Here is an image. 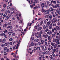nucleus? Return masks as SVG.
<instances>
[{"instance_id": "obj_1", "label": "nucleus", "mask_w": 60, "mask_h": 60, "mask_svg": "<svg viewBox=\"0 0 60 60\" xmlns=\"http://www.w3.org/2000/svg\"><path fill=\"white\" fill-rule=\"evenodd\" d=\"M42 49L43 50V51H46V50H47V47L45 45L43 46L42 47Z\"/></svg>"}, {"instance_id": "obj_2", "label": "nucleus", "mask_w": 60, "mask_h": 60, "mask_svg": "<svg viewBox=\"0 0 60 60\" xmlns=\"http://www.w3.org/2000/svg\"><path fill=\"white\" fill-rule=\"evenodd\" d=\"M46 3H43L41 5V6H42V8H43V7H44L45 5H46Z\"/></svg>"}, {"instance_id": "obj_3", "label": "nucleus", "mask_w": 60, "mask_h": 60, "mask_svg": "<svg viewBox=\"0 0 60 60\" xmlns=\"http://www.w3.org/2000/svg\"><path fill=\"white\" fill-rule=\"evenodd\" d=\"M50 23H51V21H49L47 22V24L48 26H50Z\"/></svg>"}, {"instance_id": "obj_4", "label": "nucleus", "mask_w": 60, "mask_h": 60, "mask_svg": "<svg viewBox=\"0 0 60 60\" xmlns=\"http://www.w3.org/2000/svg\"><path fill=\"white\" fill-rule=\"evenodd\" d=\"M49 32V30L47 32V34H49V35H51L52 34V32L51 31H50Z\"/></svg>"}, {"instance_id": "obj_5", "label": "nucleus", "mask_w": 60, "mask_h": 60, "mask_svg": "<svg viewBox=\"0 0 60 60\" xmlns=\"http://www.w3.org/2000/svg\"><path fill=\"white\" fill-rule=\"evenodd\" d=\"M18 44H17V47H19V44H20V40H19V42H18V41H17V43Z\"/></svg>"}, {"instance_id": "obj_6", "label": "nucleus", "mask_w": 60, "mask_h": 60, "mask_svg": "<svg viewBox=\"0 0 60 60\" xmlns=\"http://www.w3.org/2000/svg\"><path fill=\"white\" fill-rule=\"evenodd\" d=\"M53 20L55 21V22H56L57 21V19H56V18H53Z\"/></svg>"}, {"instance_id": "obj_7", "label": "nucleus", "mask_w": 60, "mask_h": 60, "mask_svg": "<svg viewBox=\"0 0 60 60\" xmlns=\"http://www.w3.org/2000/svg\"><path fill=\"white\" fill-rule=\"evenodd\" d=\"M53 8H57V4H56L55 6H54L53 7Z\"/></svg>"}, {"instance_id": "obj_8", "label": "nucleus", "mask_w": 60, "mask_h": 60, "mask_svg": "<svg viewBox=\"0 0 60 60\" xmlns=\"http://www.w3.org/2000/svg\"><path fill=\"white\" fill-rule=\"evenodd\" d=\"M7 8L8 10H10L11 9V7L10 5H8L7 6Z\"/></svg>"}, {"instance_id": "obj_9", "label": "nucleus", "mask_w": 60, "mask_h": 60, "mask_svg": "<svg viewBox=\"0 0 60 60\" xmlns=\"http://www.w3.org/2000/svg\"><path fill=\"white\" fill-rule=\"evenodd\" d=\"M56 29L57 30H59L60 29V28H59V27L58 26H56Z\"/></svg>"}, {"instance_id": "obj_10", "label": "nucleus", "mask_w": 60, "mask_h": 60, "mask_svg": "<svg viewBox=\"0 0 60 60\" xmlns=\"http://www.w3.org/2000/svg\"><path fill=\"white\" fill-rule=\"evenodd\" d=\"M53 41L54 42H56V39L53 38Z\"/></svg>"}, {"instance_id": "obj_11", "label": "nucleus", "mask_w": 60, "mask_h": 60, "mask_svg": "<svg viewBox=\"0 0 60 60\" xmlns=\"http://www.w3.org/2000/svg\"><path fill=\"white\" fill-rule=\"evenodd\" d=\"M0 35H1V36H3V35H5V34L4 33H3L2 34H0Z\"/></svg>"}, {"instance_id": "obj_12", "label": "nucleus", "mask_w": 60, "mask_h": 60, "mask_svg": "<svg viewBox=\"0 0 60 60\" xmlns=\"http://www.w3.org/2000/svg\"><path fill=\"white\" fill-rule=\"evenodd\" d=\"M43 24V21H41V22H40V25H41V26L42 25V24Z\"/></svg>"}, {"instance_id": "obj_13", "label": "nucleus", "mask_w": 60, "mask_h": 60, "mask_svg": "<svg viewBox=\"0 0 60 60\" xmlns=\"http://www.w3.org/2000/svg\"><path fill=\"white\" fill-rule=\"evenodd\" d=\"M45 12H46L45 13L46 14H49V11H46V10L45 11Z\"/></svg>"}, {"instance_id": "obj_14", "label": "nucleus", "mask_w": 60, "mask_h": 60, "mask_svg": "<svg viewBox=\"0 0 60 60\" xmlns=\"http://www.w3.org/2000/svg\"><path fill=\"white\" fill-rule=\"evenodd\" d=\"M46 11H48L49 12H50L51 11V10L50 9H48V10H46Z\"/></svg>"}, {"instance_id": "obj_15", "label": "nucleus", "mask_w": 60, "mask_h": 60, "mask_svg": "<svg viewBox=\"0 0 60 60\" xmlns=\"http://www.w3.org/2000/svg\"><path fill=\"white\" fill-rule=\"evenodd\" d=\"M37 3V1L36 0H34V2H33V4H35V3Z\"/></svg>"}, {"instance_id": "obj_16", "label": "nucleus", "mask_w": 60, "mask_h": 60, "mask_svg": "<svg viewBox=\"0 0 60 60\" xmlns=\"http://www.w3.org/2000/svg\"><path fill=\"white\" fill-rule=\"evenodd\" d=\"M41 49L40 47H38L37 48V49L38 50H40Z\"/></svg>"}, {"instance_id": "obj_17", "label": "nucleus", "mask_w": 60, "mask_h": 60, "mask_svg": "<svg viewBox=\"0 0 60 60\" xmlns=\"http://www.w3.org/2000/svg\"><path fill=\"white\" fill-rule=\"evenodd\" d=\"M30 45L32 46H33L34 45V44L32 42L31 43Z\"/></svg>"}, {"instance_id": "obj_18", "label": "nucleus", "mask_w": 60, "mask_h": 60, "mask_svg": "<svg viewBox=\"0 0 60 60\" xmlns=\"http://www.w3.org/2000/svg\"><path fill=\"white\" fill-rule=\"evenodd\" d=\"M11 22H8V26H9V25H11Z\"/></svg>"}, {"instance_id": "obj_19", "label": "nucleus", "mask_w": 60, "mask_h": 60, "mask_svg": "<svg viewBox=\"0 0 60 60\" xmlns=\"http://www.w3.org/2000/svg\"><path fill=\"white\" fill-rule=\"evenodd\" d=\"M38 8V6H36L34 7V8L35 9H37Z\"/></svg>"}, {"instance_id": "obj_20", "label": "nucleus", "mask_w": 60, "mask_h": 60, "mask_svg": "<svg viewBox=\"0 0 60 60\" xmlns=\"http://www.w3.org/2000/svg\"><path fill=\"white\" fill-rule=\"evenodd\" d=\"M5 14L6 15H7V13H8L7 11L6 10L5 11Z\"/></svg>"}, {"instance_id": "obj_21", "label": "nucleus", "mask_w": 60, "mask_h": 60, "mask_svg": "<svg viewBox=\"0 0 60 60\" xmlns=\"http://www.w3.org/2000/svg\"><path fill=\"white\" fill-rule=\"evenodd\" d=\"M50 36H49L48 37V40H50Z\"/></svg>"}, {"instance_id": "obj_22", "label": "nucleus", "mask_w": 60, "mask_h": 60, "mask_svg": "<svg viewBox=\"0 0 60 60\" xmlns=\"http://www.w3.org/2000/svg\"><path fill=\"white\" fill-rule=\"evenodd\" d=\"M11 14L12 16H13V14H14V11L13 12L11 13Z\"/></svg>"}, {"instance_id": "obj_23", "label": "nucleus", "mask_w": 60, "mask_h": 60, "mask_svg": "<svg viewBox=\"0 0 60 60\" xmlns=\"http://www.w3.org/2000/svg\"><path fill=\"white\" fill-rule=\"evenodd\" d=\"M53 4H56V1H54L53 2Z\"/></svg>"}, {"instance_id": "obj_24", "label": "nucleus", "mask_w": 60, "mask_h": 60, "mask_svg": "<svg viewBox=\"0 0 60 60\" xmlns=\"http://www.w3.org/2000/svg\"><path fill=\"white\" fill-rule=\"evenodd\" d=\"M30 7L32 9L33 7H34V6H33V4H32V5H30Z\"/></svg>"}, {"instance_id": "obj_25", "label": "nucleus", "mask_w": 60, "mask_h": 60, "mask_svg": "<svg viewBox=\"0 0 60 60\" xmlns=\"http://www.w3.org/2000/svg\"><path fill=\"white\" fill-rule=\"evenodd\" d=\"M41 44H43L44 42V41L43 40H41Z\"/></svg>"}, {"instance_id": "obj_26", "label": "nucleus", "mask_w": 60, "mask_h": 60, "mask_svg": "<svg viewBox=\"0 0 60 60\" xmlns=\"http://www.w3.org/2000/svg\"><path fill=\"white\" fill-rule=\"evenodd\" d=\"M52 28V26H49V29H51Z\"/></svg>"}, {"instance_id": "obj_27", "label": "nucleus", "mask_w": 60, "mask_h": 60, "mask_svg": "<svg viewBox=\"0 0 60 60\" xmlns=\"http://www.w3.org/2000/svg\"><path fill=\"white\" fill-rule=\"evenodd\" d=\"M40 34H43V31H42L41 30L40 31Z\"/></svg>"}, {"instance_id": "obj_28", "label": "nucleus", "mask_w": 60, "mask_h": 60, "mask_svg": "<svg viewBox=\"0 0 60 60\" xmlns=\"http://www.w3.org/2000/svg\"><path fill=\"white\" fill-rule=\"evenodd\" d=\"M51 45H52V46H54V43L52 42L51 43Z\"/></svg>"}, {"instance_id": "obj_29", "label": "nucleus", "mask_w": 60, "mask_h": 60, "mask_svg": "<svg viewBox=\"0 0 60 60\" xmlns=\"http://www.w3.org/2000/svg\"><path fill=\"white\" fill-rule=\"evenodd\" d=\"M13 40V39L12 38H10L9 39V41H12Z\"/></svg>"}, {"instance_id": "obj_30", "label": "nucleus", "mask_w": 60, "mask_h": 60, "mask_svg": "<svg viewBox=\"0 0 60 60\" xmlns=\"http://www.w3.org/2000/svg\"><path fill=\"white\" fill-rule=\"evenodd\" d=\"M51 11H54V9L52 7H51Z\"/></svg>"}, {"instance_id": "obj_31", "label": "nucleus", "mask_w": 60, "mask_h": 60, "mask_svg": "<svg viewBox=\"0 0 60 60\" xmlns=\"http://www.w3.org/2000/svg\"><path fill=\"white\" fill-rule=\"evenodd\" d=\"M46 26L45 25H44L43 27V28L44 29H46Z\"/></svg>"}, {"instance_id": "obj_32", "label": "nucleus", "mask_w": 60, "mask_h": 60, "mask_svg": "<svg viewBox=\"0 0 60 60\" xmlns=\"http://www.w3.org/2000/svg\"><path fill=\"white\" fill-rule=\"evenodd\" d=\"M52 37H53V38H54L55 37V34H53L52 35Z\"/></svg>"}, {"instance_id": "obj_33", "label": "nucleus", "mask_w": 60, "mask_h": 60, "mask_svg": "<svg viewBox=\"0 0 60 60\" xmlns=\"http://www.w3.org/2000/svg\"><path fill=\"white\" fill-rule=\"evenodd\" d=\"M46 54H48L49 53V51H47L46 52Z\"/></svg>"}, {"instance_id": "obj_34", "label": "nucleus", "mask_w": 60, "mask_h": 60, "mask_svg": "<svg viewBox=\"0 0 60 60\" xmlns=\"http://www.w3.org/2000/svg\"><path fill=\"white\" fill-rule=\"evenodd\" d=\"M3 6L4 8L6 7V5L5 4H4L3 5Z\"/></svg>"}, {"instance_id": "obj_35", "label": "nucleus", "mask_w": 60, "mask_h": 60, "mask_svg": "<svg viewBox=\"0 0 60 60\" xmlns=\"http://www.w3.org/2000/svg\"><path fill=\"white\" fill-rule=\"evenodd\" d=\"M48 35H47V34L45 36V38H47L48 37Z\"/></svg>"}, {"instance_id": "obj_36", "label": "nucleus", "mask_w": 60, "mask_h": 60, "mask_svg": "<svg viewBox=\"0 0 60 60\" xmlns=\"http://www.w3.org/2000/svg\"><path fill=\"white\" fill-rule=\"evenodd\" d=\"M8 16H9V17H11V14H8Z\"/></svg>"}, {"instance_id": "obj_37", "label": "nucleus", "mask_w": 60, "mask_h": 60, "mask_svg": "<svg viewBox=\"0 0 60 60\" xmlns=\"http://www.w3.org/2000/svg\"><path fill=\"white\" fill-rule=\"evenodd\" d=\"M42 29V27H40L38 28V30H41Z\"/></svg>"}, {"instance_id": "obj_38", "label": "nucleus", "mask_w": 60, "mask_h": 60, "mask_svg": "<svg viewBox=\"0 0 60 60\" xmlns=\"http://www.w3.org/2000/svg\"><path fill=\"white\" fill-rule=\"evenodd\" d=\"M4 45L5 46H7L8 45V44L7 43H6Z\"/></svg>"}, {"instance_id": "obj_39", "label": "nucleus", "mask_w": 60, "mask_h": 60, "mask_svg": "<svg viewBox=\"0 0 60 60\" xmlns=\"http://www.w3.org/2000/svg\"><path fill=\"white\" fill-rule=\"evenodd\" d=\"M16 35V34H15V33H13V34L12 35L13 36H15Z\"/></svg>"}, {"instance_id": "obj_40", "label": "nucleus", "mask_w": 60, "mask_h": 60, "mask_svg": "<svg viewBox=\"0 0 60 60\" xmlns=\"http://www.w3.org/2000/svg\"><path fill=\"white\" fill-rule=\"evenodd\" d=\"M9 44L10 45H11L12 44V42H10Z\"/></svg>"}, {"instance_id": "obj_41", "label": "nucleus", "mask_w": 60, "mask_h": 60, "mask_svg": "<svg viewBox=\"0 0 60 60\" xmlns=\"http://www.w3.org/2000/svg\"><path fill=\"white\" fill-rule=\"evenodd\" d=\"M56 43L57 44H58H58H59V41H57L56 42Z\"/></svg>"}, {"instance_id": "obj_42", "label": "nucleus", "mask_w": 60, "mask_h": 60, "mask_svg": "<svg viewBox=\"0 0 60 60\" xmlns=\"http://www.w3.org/2000/svg\"><path fill=\"white\" fill-rule=\"evenodd\" d=\"M31 39L32 40H33L34 39V37H31Z\"/></svg>"}, {"instance_id": "obj_43", "label": "nucleus", "mask_w": 60, "mask_h": 60, "mask_svg": "<svg viewBox=\"0 0 60 60\" xmlns=\"http://www.w3.org/2000/svg\"><path fill=\"white\" fill-rule=\"evenodd\" d=\"M48 42H51V40L50 39L49 40V41H48Z\"/></svg>"}, {"instance_id": "obj_44", "label": "nucleus", "mask_w": 60, "mask_h": 60, "mask_svg": "<svg viewBox=\"0 0 60 60\" xmlns=\"http://www.w3.org/2000/svg\"><path fill=\"white\" fill-rule=\"evenodd\" d=\"M7 47H5L4 48V49L5 50H7Z\"/></svg>"}, {"instance_id": "obj_45", "label": "nucleus", "mask_w": 60, "mask_h": 60, "mask_svg": "<svg viewBox=\"0 0 60 60\" xmlns=\"http://www.w3.org/2000/svg\"><path fill=\"white\" fill-rule=\"evenodd\" d=\"M49 19H52V16L51 15H50L49 16Z\"/></svg>"}, {"instance_id": "obj_46", "label": "nucleus", "mask_w": 60, "mask_h": 60, "mask_svg": "<svg viewBox=\"0 0 60 60\" xmlns=\"http://www.w3.org/2000/svg\"><path fill=\"white\" fill-rule=\"evenodd\" d=\"M53 26H56V24H54L53 25Z\"/></svg>"}, {"instance_id": "obj_47", "label": "nucleus", "mask_w": 60, "mask_h": 60, "mask_svg": "<svg viewBox=\"0 0 60 60\" xmlns=\"http://www.w3.org/2000/svg\"><path fill=\"white\" fill-rule=\"evenodd\" d=\"M52 32H54V29H52Z\"/></svg>"}, {"instance_id": "obj_48", "label": "nucleus", "mask_w": 60, "mask_h": 60, "mask_svg": "<svg viewBox=\"0 0 60 60\" xmlns=\"http://www.w3.org/2000/svg\"><path fill=\"white\" fill-rule=\"evenodd\" d=\"M42 11L43 12H44V11H45V10L43 8H42Z\"/></svg>"}, {"instance_id": "obj_49", "label": "nucleus", "mask_w": 60, "mask_h": 60, "mask_svg": "<svg viewBox=\"0 0 60 60\" xmlns=\"http://www.w3.org/2000/svg\"><path fill=\"white\" fill-rule=\"evenodd\" d=\"M6 18H7V19H9V17L8 16H7L6 17Z\"/></svg>"}, {"instance_id": "obj_50", "label": "nucleus", "mask_w": 60, "mask_h": 60, "mask_svg": "<svg viewBox=\"0 0 60 60\" xmlns=\"http://www.w3.org/2000/svg\"><path fill=\"white\" fill-rule=\"evenodd\" d=\"M39 41V39H37L36 40V41L37 42H38Z\"/></svg>"}, {"instance_id": "obj_51", "label": "nucleus", "mask_w": 60, "mask_h": 60, "mask_svg": "<svg viewBox=\"0 0 60 60\" xmlns=\"http://www.w3.org/2000/svg\"><path fill=\"white\" fill-rule=\"evenodd\" d=\"M57 13L58 14V15L60 16V11H59Z\"/></svg>"}, {"instance_id": "obj_52", "label": "nucleus", "mask_w": 60, "mask_h": 60, "mask_svg": "<svg viewBox=\"0 0 60 60\" xmlns=\"http://www.w3.org/2000/svg\"><path fill=\"white\" fill-rule=\"evenodd\" d=\"M34 49L35 50H37V48H36V47H34Z\"/></svg>"}, {"instance_id": "obj_53", "label": "nucleus", "mask_w": 60, "mask_h": 60, "mask_svg": "<svg viewBox=\"0 0 60 60\" xmlns=\"http://www.w3.org/2000/svg\"><path fill=\"white\" fill-rule=\"evenodd\" d=\"M48 31V28L46 29L45 30V31L46 32H47Z\"/></svg>"}, {"instance_id": "obj_54", "label": "nucleus", "mask_w": 60, "mask_h": 60, "mask_svg": "<svg viewBox=\"0 0 60 60\" xmlns=\"http://www.w3.org/2000/svg\"><path fill=\"white\" fill-rule=\"evenodd\" d=\"M38 45H41V43H40V42H38Z\"/></svg>"}, {"instance_id": "obj_55", "label": "nucleus", "mask_w": 60, "mask_h": 60, "mask_svg": "<svg viewBox=\"0 0 60 60\" xmlns=\"http://www.w3.org/2000/svg\"><path fill=\"white\" fill-rule=\"evenodd\" d=\"M17 19H18V20H20V19L18 17H17Z\"/></svg>"}, {"instance_id": "obj_56", "label": "nucleus", "mask_w": 60, "mask_h": 60, "mask_svg": "<svg viewBox=\"0 0 60 60\" xmlns=\"http://www.w3.org/2000/svg\"><path fill=\"white\" fill-rule=\"evenodd\" d=\"M38 36L39 37H41V34H39L38 35Z\"/></svg>"}, {"instance_id": "obj_57", "label": "nucleus", "mask_w": 60, "mask_h": 60, "mask_svg": "<svg viewBox=\"0 0 60 60\" xmlns=\"http://www.w3.org/2000/svg\"><path fill=\"white\" fill-rule=\"evenodd\" d=\"M53 17H55L56 16V15L54 14H53Z\"/></svg>"}, {"instance_id": "obj_58", "label": "nucleus", "mask_w": 60, "mask_h": 60, "mask_svg": "<svg viewBox=\"0 0 60 60\" xmlns=\"http://www.w3.org/2000/svg\"><path fill=\"white\" fill-rule=\"evenodd\" d=\"M8 34H9V35H11V32H9L8 33Z\"/></svg>"}, {"instance_id": "obj_59", "label": "nucleus", "mask_w": 60, "mask_h": 60, "mask_svg": "<svg viewBox=\"0 0 60 60\" xmlns=\"http://www.w3.org/2000/svg\"><path fill=\"white\" fill-rule=\"evenodd\" d=\"M50 2L49 1H48L47 2V4H49L50 3Z\"/></svg>"}, {"instance_id": "obj_60", "label": "nucleus", "mask_w": 60, "mask_h": 60, "mask_svg": "<svg viewBox=\"0 0 60 60\" xmlns=\"http://www.w3.org/2000/svg\"><path fill=\"white\" fill-rule=\"evenodd\" d=\"M15 49V46H14L13 47V50Z\"/></svg>"}, {"instance_id": "obj_61", "label": "nucleus", "mask_w": 60, "mask_h": 60, "mask_svg": "<svg viewBox=\"0 0 60 60\" xmlns=\"http://www.w3.org/2000/svg\"><path fill=\"white\" fill-rule=\"evenodd\" d=\"M11 32L12 33V34H13V31L12 30H11Z\"/></svg>"}, {"instance_id": "obj_62", "label": "nucleus", "mask_w": 60, "mask_h": 60, "mask_svg": "<svg viewBox=\"0 0 60 60\" xmlns=\"http://www.w3.org/2000/svg\"><path fill=\"white\" fill-rule=\"evenodd\" d=\"M50 58H52V55H50Z\"/></svg>"}, {"instance_id": "obj_63", "label": "nucleus", "mask_w": 60, "mask_h": 60, "mask_svg": "<svg viewBox=\"0 0 60 60\" xmlns=\"http://www.w3.org/2000/svg\"><path fill=\"white\" fill-rule=\"evenodd\" d=\"M45 59H46V58H45V57H43V60H45Z\"/></svg>"}, {"instance_id": "obj_64", "label": "nucleus", "mask_w": 60, "mask_h": 60, "mask_svg": "<svg viewBox=\"0 0 60 60\" xmlns=\"http://www.w3.org/2000/svg\"><path fill=\"white\" fill-rule=\"evenodd\" d=\"M41 57L42 58H43V57H44V55H42L41 56Z\"/></svg>"}]
</instances>
